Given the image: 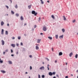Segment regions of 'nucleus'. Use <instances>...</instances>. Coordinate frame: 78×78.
Segmentation results:
<instances>
[{
	"instance_id": "obj_1",
	"label": "nucleus",
	"mask_w": 78,
	"mask_h": 78,
	"mask_svg": "<svg viewBox=\"0 0 78 78\" xmlns=\"http://www.w3.org/2000/svg\"><path fill=\"white\" fill-rule=\"evenodd\" d=\"M32 14H34V16H36L37 14V13L36 12L34 11H32Z\"/></svg>"
},
{
	"instance_id": "obj_2",
	"label": "nucleus",
	"mask_w": 78,
	"mask_h": 78,
	"mask_svg": "<svg viewBox=\"0 0 78 78\" xmlns=\"http://www.w3.org/2000/svg\"><path fill=\"white\" fill-rule=\"evenodd\" d=\"M40 70H44L45 69V68L44 67V66H42L40 68Z\"/></svg>"
},
{
	"instance_id": "obj_3",
	"label": "nucleus",
	"mask_w": 78,
	"mask_h": 78,
	"mask_svg": "<svg viewBox=\"0 0 78 78\" xmlns=\"http://www.w3.org/2000/svg\"><path fill=\"white\" fill-rule=\"evenodd\" d=\"M1 42L2 45H5V41H4L3 40H1Z\"/></svg>"
},
{
	"instance_id": "obj_4",
	"label": "nucleus",
	"mask_w": 78,
	"mask_h": 78,
	"mask_svg": "<svg viewBox=\"0 0 78 78\" xmlns=\"http://www.w3.org/2000/svg\"><path fill=\"white\" fill-rule=\"evenodd\" d=\"M41 39H37V43H38L39 44L40 42H41Z\"/></svg>"
},
{
	"instance_id": "obj_5",
	"label": "nucleus",
	"mask_w": 78,
	"mask_h": 78,
	"mask_svg": "<svg viewBox=\"0 0 78 78\" xmlns=\"http://www.w3.org/2000/svg\"><path fill=\"white\" fill-rule=\"evenodd\" d=\"M48 75H50V76H52V75H53L52 74V73H51V72L49 73Z\"/></svg>"
},
{
	"instance_id": "obj_6",
	"label": "nucleus",
	"mask_w": 78,
	"mask_h": 78,
	"mask_svg": "<svg viewBox=\"0 0 78 78\" xmlns=\"http://www.w3.org/2000/svg\"><path fill=\"white\" fill-rule=\"evenodd\" d=\"M11 45L12 47H13L14 48L16 47V45L14 44H11Z\"/></svg>"
},
{
	"instance_id": "obj_7",
	"label": "nucleus",
	"mask_w": 78,
	"mask_h": 78,
	"mask_svg": "<svg viewBox=\"0 0 78 78\" xmlns=\"http://www.w3.org/2000/svg\"><path fill=\"white\" fill-rule=\"evenodd\" d=\"M1 26H3L4 25V22L3 21H2L1 23Z\"/></svg>"
},
{
	"instance_id": "obj_8",
	"label": "nucleus",
	"mask_w": 78,
	"mask_h": 78,
	"mask_svg": "<svg viewBox=\"0 0 78 78\" xmlns=\"http://www.w3.org/2000/svg\"><path fill=\"white\" fill-rule=\"evenodd\" d=\"M61 55H62V53L61 52H59V56H61Z\"/></svg>"
},
{
	"instance_id": "obj_9",
	"label": "nucleus",
	"mask_w": 78,
	"mask_h": 78,
	"mask_svg": "<svg viewBox=\"0 0 78 78\" xmlns=\"http://www.w3.org/2000/svg\"><path fill=\"white\" fill-rule=\"evenodd\" d=\"M9 64H12V61H8Z\"/></svg>"
},
{
	"instance_id": "obj_10",
	"label": "nucleus",
	"mask_w": 78,
	"mask_h": 78,
	"mask_svg": "<svg viewBox=\"0 0 78 78\" xmlns=\"http://www.w3.org/2000/svg\"><path fill=\"white\" fill-rule=\"evenodd\" d=\"M1 72L2 73H6V72H5V71H3V70H1Z\"/></svg>"
},
{
	"instance_id": "obj_11",
	"label": "nucleus",
	"mask_w": 78,
	"mask_h": 78,
	"mask_svg": "<svg viewBox=\"0 0 78 78\" xmlns=\"http://www.w3.org/2000/svg\"><path fill=\"white\" fill-rule=\"evenodd\" d=\"M35 48L36 50H39V47H38V46H36L35 47Z\"/></svg>"
},
{
	"instance_id": "obj_12",
	"label": "nucleus",
	"mask_w": 78,
	"mask_h": 78,
	"mask_svg": "<svg viewBox=\"0 0 78 78\" xmlns=\"http://www.w3.org/2000/svg\"><path fill=\"white\" fill-rule=\"evenodd\" d=\"M72 55H73V53H72V52L69 55L70 57H71L72 56Z\"/></svg>"
},
{
	"instance_id": "obj_13",
	"label": "nucleus",
	"mask_w": 78,
	"mask_h": 78,
	"mask_svg": "<svg viewBox=\"0 0 78 78\" xmlns=\"http://www.w3.org/2000/svg\"><path fill=\"white\" fill-rule=\"evenodd\" d=\"M29 9H30L31 8V5H28V6Z\"/></svg>"
},
{
	"instance_id": "obj_14",
	"label": "nucleus",
	"mask_w": 78,
	"mask_h": 78,
	"mask_svg": "<svg viewBox=\"0 0 78 78\" xmlns=\"http://www.w3.org/2000/svg\"><path fill=\"white\" fill-rule=\"evenodd\" d=\"M20 20H23V16H22L20 17Z\"/></svg>"
},
{
	"instance_id": "obj_15",
	"label": "nucleus",
	"mask_w": 78,
	"mask_h": 78,
	"mask_svg": "<svg viewBox=\"0 0 78 78\" xmlns=\"http://www.w3.org/2000/svg\"><path fill=\"white\" fill-rule=\"evenodd\" d=\"M63 20H66V17H65V16H63Z\"/></svg>"
},
{
	"instance_id": "obj_16",
	"label": "nucleus",
	"mask_w": 78,
	"mask_h": 78,
	"mask_svg": "<svg viewBox=\"0 0 78 78\" xmlns=\"http://www.w3.org/2000/svg\"><path fill=\"white\" fill-rule=\"evenodd\" d=\"M63 35H61V36H60L59 37V38H63Z\"/></svg>"
},
{
	"instance_id": "obj_17",
	"label": "nucleus",
	"mask_w": 78,
	"mask_h": 78,
	"mask_svg": "<svg viewBox=\"0 0 78 78\" xmlns=\"http://www.w3.org/2000/svg\"><path fill=\"white\" fill-rule=\"evenodd\" d=\"M55 38L56 39H57L58 38V35H55Z\"/></svg>"
},
{
	"instance_id": "obj_18",
	"label": "nucleus",
	"mask_w": 78,
	"mask_h": 78,
	"mask_svg": "<svg viewBox=\"0 0 78 78\" xmlns=\"http://www.w3.org/2000/svg\"><path fill=\"white\" fill-rule=\"evenodd\" d=\"M43 30H47V27H46L44 26L43 27Z\"/></svg>"
},
{
	"instance_id": "obj_19",
	"label": "nucleus",
	"mask_w": 78,
	"mask_h": 78,
	"mask_svg": "<svg viewBox=\"0 0 78 78\" xmlns=\"http://www.w3.org/2000/svg\"><path fill=\"white\" fill-rule=\"evenodd\" d=\"M52 18H53V19H55V17H54V15H52L51 16Z\"/></svg>"
},
{
	"instance_id": "obj_20",
	"label": "nucleus",
	"mask_w": 78,
	"mask_h": 78,
	"mask_svg": "<svg viewBox=\"0 0 78 78\" xmlns=\"http://www.w3.org/2000/svg\"><path fill=\"white\" fill-rule=\"evenodd\" d=\"M3 31H4V30H2V32H1L2 34H3Z\"/></svg>"
},
{
	"instance_id": "obj_21",
	"label": "nucleus",
	"mask_w": 78,
	"mask_h": 78,
	"mask_svg": "<svg viewBox=\"0 0 78 78\" xmlns=\"http://www.w3.org/2000/svg\"><path fill=\"white\" fill-rule=\"evenodd\" d=\"M48 38L50 39V40H51L52 39V37H48Z\"/></svg>"
},
{
	"instance_id": "obj_22",
	"label": "nucleus",
	"mask_w": 78,
	"mask_h": 78,
	"mask_svg": "<svg viewBox=\"0 0 78 78\" xmlns=\"http://www.w3.org/2000/svg\"><path fill=\"white\" fill-rule=\"evenodd\" d=\"M40 1L41 3V4H44V2L42 1V0H40Z\"/></svg>"
},
{
	"instance_id": "obj_23",
	"label": "nucleus",
	"mask_w": 78,
	"mask_h": 78,
	"mask_svg": "<svg viewBox=\"0 0 78 78\" xmlns=\"http://www.w3.org/2000/svg\"><path fill=\"white\" fill-rule=\"evenodd\" d=\"M76 22V20H73V23H75Z\"/></svg>"
},
{
	"instance_id": "obj_24",
	"label": "nucleus",
	"mask_w": 78,
	"mask_h": 78,
	"mask_svg": "<svg viewBox=\"0 0 78 78\" xmlns=\"http://www.w3.org/2000/svg\"><path fill=\"white\" fill-rule=\"evenodd\" d=\"M11 13L12 14H14V12L12 10L11 11Z\"/></svg>"
},
{
	"instance_id": "obj_25",
	"label": "nucleus",
	"mask_w": 78,
	"mask_h": 78,
	"mask_svg": "<svg viewBox=\"0 0 78 78\" xmlns=\"http://www.w3.org/2000/svg\"><path fill=\"white\" fill-rule=\"evenodd\" d=\"M21 38V37H18V39H19V40H20V39Z\"/></svg>"
},
{
	"instance_id": "obj_26",
	"label": "nucleus",
	"mask_w": 78,
	"mask_h": 78,
	"mask_svg": "<svg viewBox=\"0 0 78 78\" xmlns=\"http://www.w3.org/2000/svg\"><path fill=\"white\" fill-rule=\"evenodd\" d=\"M15 8L16 9H17V8H18V6H17V5H16V6H15Z\"/></svg>"
},
{
	"instance_id": "obj_27",
	"label": "nucleus",
	"mask_w": 78,
	"mask_h": 78,
	"mask_svg": "<svg viewBox=\"0 0 78 78\" xmlns=\"http://www.w3.org/2000/svg\"><path fill=\"white\" fill-rule=\"evenodd\" d=\"M75 58H78V55L76 54L75 56Z\"/></svg>"
},
{
	"instance_id": "obj_28",
	"label": "nucleus",
	"mask_w": 78,
	"mask_h": 78,
	"mask_svg": "<svg viewBox=\"0 0 78 78\" xmlns=\"http://www.w3.org/2000/svg\"><path fill=\"white\" fill-rule=\"evenodd\" d=\"M55 73H55V72H53L52 73V74L53 75H55Z\"/></svg>"
},
{
	"instance_id": "obj_29",
	"label": "nucleus",
	"mask_w": 78,
	"mask_h": 78,
	"mask_svg": "<svg viewBox=\"0 0 78 78\" xmlns=\"http://www.w3.org/2000/svg\"><path fill=\"white\" fill-rule=\"evenodd\" d=\"M42 78H45V76H44V75H42Z\"/></svg>"
},
{
	"instance_id": "obj_30",
	"label": "nucleus",
	"mask_w": 78,
	"mask_h": 78,
	"mask_svg": "<svg viewBox=\"0 0 78 78\" xmlns=\"http://www.w3.org/2000/svg\"><path fill=\"white\" fill-rule=\"evenodd\" d=\"M16 55H18L19 54V51H17L16 52Z\"/></svg>"
},
{
	"instance_id": "obj_31",
	"label": "nucleus",
	"mask_w": 78,
	"mask_h": 78,
	"mask_svg": "<svg viewBox=\"0 0 78 78\" xmlns=\"http://www.w3.org/2000/svg\"><path fill=\"white\" fill-rule=\"evenodd\" d=\"M5 7L7 8V9H9V7L8 5H5Z\"/></svg>"
},
{
	"instance_id": "obj_32",
	"label": "nucleus",
	"mask_w": 78,
	"mask_h": 78,
	"mask_svg": "<svg viewBox=\"0 0 78 78\" xmlns=\"http://www.w3.org/2000/svg\"><path fill=\"white\" fill-rule=\"evenodd\" d=\"M20 45L21 46H22L23 45V43L22 42L20 43Z\"/></svg>"
},
{
	"instance_id": "obj_33",
	"label": "nucleus",
	"mask_w": 78,
	"mask_h": 78,
	"mask_svg": "<svg viewBox=\"0 0 78 78\" xmlns=\"http://www.w3.org/2000/svg\"><path fill=\"white\" fill-rule=\"evenodd\" d=\"M40 20H41V18L40 17H39V21H40Z\"/></svg>"
},
{
	"instance_id": "obj_34",
	"label": "nucleus",
	"mask_w": 78,
	"mask_h": 78,
	"mask_svg": "<svg viewBox=\"0 0 78 78\" xmlns=\"http://www.w3.org/2000/svg\"><path fill=\"white\" fill-rule=\"evenodd\" d=\"M5 34L6 35L8 34V31H5Z\"/></svg>"
},
{
	"instance_id": "obj_35",
	"label": "nucleus",
	"mask_w": 78,
	"mask_h": 78,
	"mask_svg": "<svg viewBox=\"0 0 78 78\" xmlns=\"http://www.w3.org/2000/svg\"><path fill=\"white\" fill-rule=\"evenodd\" d=\"M45 59L47 60V61H49V59L48 58H46Z\"/></svg>"
},
{
	"instance_id": "obj_36",
	"label": "nucleus",
	"mask_w": 78,
	"mask_h": 78,
	"mask_svg": "<svg viewBox=\"0 0 78 78\" xmlns=\"http://www.w3.org/2000/svg\"><path fill=\"white\" fill-rule=\"evenodd\" d=\"M16 16L17 17H19V14H16Z\"/></svg>"
},
{
	"instance_id": "obj_37",
	"label": "nucleus",
	"mask_w": 78,
	"mask_h": 78,
	"mask_svg": "<svg viewBox=\"0 0 78 78\" xmlns=\"http://www.w3.org/2000/svg\"><path fill=\"white\" fill-rule=\"evenodd\" d=\"M62 31L63 33H64V32H65V30H62Z\"/></svg>"
},
{
	"instance_id": "obj_38",
	"label": "nucleus",
	"mask_w": 78,
	"mask_h": 78,
	"mask_svg": "<svg viewBox=\"0 0 78 78\" xmlns=\"http://www.w3.org/2000/svg\"><path fill=\"white\" fill-rule=\"evenodd\" d=\"M38 78H41V75H39V74H38Z\"/></svg>"
},
{
	"instance_id": "obj_39",
	"label": "nucleus",
	"mask_w": 78,
	"mask_h": 78,
	"mask_svg": "<svg viewBox=\"0 0 78 78\" xmlns=\"http://www.w3.org/2000/svg\"><path fill=\"white\" fill-rule=\"evenodd\" d=\"M30 70L32 69V67H31V66H30Z\"/></svg>"
},
{
	"instance_id": "obj_40",
	"label": "nucleus",
	"mask_w": 78,
	"mask_h": 78,
	"mask_svg": "<svg viewBox=\"0 0 78 78\" xmlns=\"http://www.w3.org/2000/svg\"><path fill=\"white\" fill-rule=\"evenodd\" d=\"M12 39L14 40V39H15V38L14 37H12Z\"/></svg>"
},
{
	"instance_id": "obj_41",
	"label": "nucleus",
	"mask_w": 78,
	"mask_h": 78,
	"mask_svg": "<svg viewBox=\"0 0 78 78\" xmlns=\"http://www.w3.org/2000/svg\"><path fill=\"white\" fill-rule=\"evenodd\" d=\"M36 27H37V26H36V25H35V26H34V28H36Z\"/></svg>"
},
{
	"instance_id": "obj_42",
	"label": "nucleus",
	"mask_w": 78,
	"mask_h": 78,
	"mask_svg": "<svg viewBox=\"0 0 78 78\" xmlns=\"http://www.w3.org/2000/svg\"><path fill=\"white\" fill-rule=\"evenodd\" d=\"M16 45L17 47H19V44H17V43L16 44Z\"/></svg>"
},
{
	"instance_id": "obj_43",
	"label": "nucleus",
	"mask_w": 78,
	"mask_h": 78,
	"mask_svg": "<svg viewBox=\"0 0 78 78\" xmlns=\"http://www.w3.org/2000/svg\"><path fill=\"white\" fill-rule=\"evenodd\" d=\"M47 69H48V70H50V69H49V67H47Z\"/></svg>"
},
{
	"instance_id": "obj_44",
	"label": "nucleus",
	"mask_w": 78,
	"mask_h": 78,
	"mask_svg": "<svg viewBox=\"0 0 78 78\" xmlns=\"http://www.w3.org/2000/svg\"><path fill=\"white\" fill-rule=\"evenodd\" d=\"M11 53H12L13 52V51L12 50V49L11 50Z\"/></svg>"
},
{
	"instance_id": "obj_45",
	"label": "nucleus",
	"mask_w": 78,
	"mask_h": 78,
	"mask_svg": "<svg viewBox=\"0 0 78 78\" xmlns=\"http://www.w3.org/2000/svg\"><path fill=\"white\" fill-rule=\"evenodd\" d=\"M5 51V52H8V49H6Z\"/></svg>"
},
{
	"instance_id": "obj_46",
	"label": "nucleus",
	"mask_w": 78,
	"mask_h": 78,
	"mask_svg": "<svg viewBox=\"0 0 78 78\" xmlns=\"http://www.w3.org/2000/svg\"><path fill=\"white\" fill-rule=\"evenodd\" d=\"M11 56H12V57H13V56H14V55L13 54H12L11 55Z\"/></svg>"
},
{
	"instance_id": "obj_47",
	"label": "nucleus",
	"mask_w": 78,
	"mask_h": 78,
	"mask_svg": "<svg viewBox=\"0 0 78 78\" xmlns=\"http://www.w3.org/2000/svg\"><path fill=\"white\" fill-rule=\"evenodd\" d=\"M23 51H25V48H23Z\"/></svg>"
},
{
	"instance_id": "obj_48",
	"label": "nucleus",
	"mask_w": 78,
	"mask_h": 78,
	"mask_svg": "<svg viewBox=\"0 0 78 78\" xmlns=\"http://www.w3.org/2000/svg\"><path fill=\"white\" fill-rule=\"evenodd\" d=\"M29 57H30V58H31L32 57V55H29Z\"/></svg>"
},
{
	"instance_id": "obj_49",
	"label": "nucleus",
	"mask_w": 78,
	"mask_h": 78,
	"mask_svg": "<svg viewBox=\"0 0 78 78\" xmlns=\"http://www.w3.org/2000/svg\"><path fill=\"white\" fill-rule=\"evenodd\" d=\"M9 1L11 2V3H12V0H9Z\"/></svg>"
},
{
	"instance_id": "obj_50",
	"label": "nucleus",
	"mask_w": 78,
	"mask_h": 78,
	"mask_svg": "<svg viewBox=\"0 0 78 78\" xmlns=\"http://www.w3.org/2000/svg\"><path fill=\"white\" fill-rule=\"evenodd\" d=\"M56 76H57V77H58V78H59V76H58V74H57L56 75Z\"/></svg>"
},
{
	"instance_id": "obj_51",
	"label": "nucleus",
	"mask_w": 78,
	"mask_h": 78,
	"mask_svg": "<svg viewBox=\"0 0 78 78\" xmlns=\"http://www.w3.org/2000/svg\"><path fill=\"white\" fill-rule=\"evenodd\" d=\"M40 34L41 35H43V33H41Z\"/></svg>"
},
{
	"instance_id": "obj_52",
	"label": "nucleus",
	"mask_w": 78,
	"mask_h": 78,
	"mask_svg": "<svg viewBox=\"0 0 78 78\" xmlns=\"http://www.w3.org/2000/svg\"><path fill=\"white\" fill-rule=\"evenodd\" d=\"M65 78H68V76H66Z\"/></svg>"
},
{
	"instance_id": "obj_53",
	"label": "nucleus",
	"mask_w": 78,
	"mask_h": 78,
	"mask_svg": "<svg viewBox=\"0 0 78 78\" xmlns=\"http://www.w3.org/2000/svg\"><path fill=\"white\" fill-rule=\"evenodd\" d=\"M44 30V31H47V30Z\"/></svg>"
},
{
	"instance_id": "obj_54",
	"label": "nucleus",
	"mask_w": 78,
	"mask_h": 78,
	"mask_svg": "<svg viewBox=\"0 0 78 78\" xmlns=\"http://www.w3.org/2000/svg\"><path fill=\"white\" fill-rule=\"evenodd\" d=\"M3 55H5V52H4L3 53Z\"/></svg>"
},
{
	"instance_id": "obj_55",
	"label": "nucleus",
	"mask_w": 78,
	"mask_h": 78,
	"mask_svg": "<svg viewBox=\"0 0 78 78\" xmlns=\"http://www.w3.org/2000/svg\"><path fill=\"white\" fill-rule=\"evenodd\" d=\"M56 62H57V61L55 60V63H56Z\"/></svg>"
},
{
	"instance_id": "obj_56",
	"label": "nucleus",
	"mask_w": 78,
	"mask_h": 78,
	"mask_svg": "<svg viewBox=\"0 0 78 78\" xmlns=\"http://www.w3.org/2000/svg\"><path fill=\"white\" fill-rule=\"evenodd\" d=\"M27 73H28L27 72H26L25 73L26 74H27Z\"/></svg>"
},
{
	"instance_id": "obj_57",
	"label": "nucleus",
	"mask_w": 78,
	"mask_h": 78,
	"mask_svg": "<svg viewBox=\"0 0 78 78\" xmlns=\"http://www.w3.org/2000/svg\"><path fill=\"white\" fill-rule=\"evenodd\" d=\"M27 25V24L26 23H25V24H24V26H25V25Z\"/></svg>"
},
{
	"instance_id": "obj_58",
	"label": "nucleus",
	"mask_w": 78,
	"mask_h": 78,
	"mask_svg": "<svg viewBox=\"0 0 78 78\" xmlns=\"http://www.w3.org/2000/svg\"><path fill=\"white\" fill-rule=\"evenodd\" d=\"M71 76H73V74H71Z\"/></svg>"
},
{
	"instance_id": "obj_59",
	"label": "nucleus",
	"mask_w": 78,
	"mask_h": 78,
	"mask_svg": "<svg viewBox=\"0 0 78 78\" xmlns=\"http://www.w3.org/2000/svg\"><path fill=\"white\" fill-rule=\"evenodd\" d=\"M24 36H26L27 35H26V34H24Z\"/></svg>"
},
{
	"instance_id": "obj_60",
	"label": "nucleus",
	"mask_w": 78,
	"mask_h": 78,
	"mask_svg": "<svg viewBox=\"0 0 78 78\" xmlns=\"http://www.w3.org/2000/svg\"><path fill=\"white\" fill-rule=\"evenodd\" d=\"M53 78H56V77H55V76H54V77H53Z\"/></svg>"
},
{
	"instance_id": "obj_61",
	"label": "nucleus",
	"mask_w": 78,
	"mask_h": 78,
	"mask_svg": "<svg viewBox=\"0 0 78 78\" xmlns=\"http://www.w3.org/2000/svg\"><path fill=\"white\" fill-rule=\"evenodd\" d=\"M48 67H49V65H48Z\"/></svg>"
},
{
	"instance_id": "obj_62",
	"label": "nucleus",
	"mask_w": 78,
	"mask_h": 78,
	"mask_svg": "<svg viewBox=\"0 0 78 78\" xmlns=\"http://www.w3.org/2000/svg\"><path fill=\"white\" fill-rule=\"evenodd\" d=\"M9 24H7V26H9Z\"/></svg>"
},
{
	"instance_id": "obj_63",
	"label": "nucleus",
	"mask_w": 78,
	"mask_h": 78,
	"mask_svg": "<svg viewBox=\"0 0 78 78\" xmlns=\"http://www.w3.org/2000/svg\"><path fill=\"white\" fill-rule=\"evenodd\" d=\"M47 2H48V3H49V1H47Z\"/></svg>"
},
{
	"instance_id": "obj_64",
	"label": "nucleus",
	"mask_w": 78,
	"mask_h": 78,
	"mask_svg": "<svg viewBox=\"0 0 78 78\" xmlns=\"http://www.w3.org/2000/svg\"><path fill=\"white\" fill-rule=\"evenodd\" d=\"M78 72V70H77V71H76V72Z\"/></svg>"
}]
</instances>
